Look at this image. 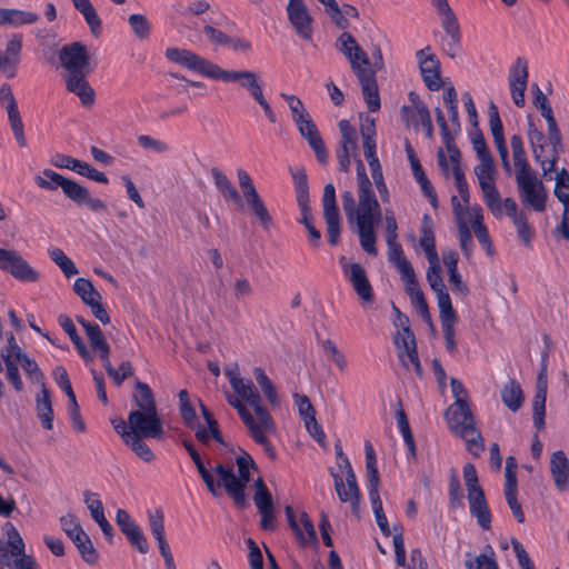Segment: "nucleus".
Segmentation results:
<instances>
[{"label":"nucleus","mask_w":569,"mask_h":569,"mask_svg":"<svg viewBox=\"0 0 569 569\" xmlns=\"http://www.w3.org/2000/svg\"><path fill=\"white\" fill-rule=\"evenodd\" d=\"M61 66L68 71L66 76L67 90L77 94L84 107L94 102L96 93L86 77L96 68V62H90L86 44L74 41L64 44L58 53Z\"/></svg>","instance_id":"1"},{"label":"nucleus","mask_w":569,"mask_h":569,"mask_svg":"<svg viewBox=\"0 0 569 569\" xmlns=\"http://www.w3.org/2000/svg\"><path fill=\"white\" fill-rule=\"evenodd\" d=\"M240 450L242 455L236 457L238 475L234 473L232 467L221 462L217 463L212 471L219 478L220 488H224L236 507L244 509L248 506L246 487L251 480L250 469L258 470V466L246 450Z\"/></svg>","instance_id":"2"},{"label":"nucleus","mask_w":569,"mask_h":569,"mask_svg":"<svg viewBox=\"0 0 569 569\" xmlns=\"http://www.w3.org/2000/svg\"><path fill=\"white\" fill-rule=\"evenodd\" d=\"M452 396L456 401L446 411V419L449 423L455 422L452 431L462 438L467 437L468 431H476L475 418L470 410L467 397V390L463 383L457 379H450Z\"/></svg>","instance_id":"3"},{"label":"nucleus","mask_w":569,"mask_h":569,"mask_svg":"<svg viewBox=\"0 0 569 569\" xmlns=\"http://www.w3.org/2000/svg\"><path fill=\"white\" fill-rule=\"evenodd\" d=\"M128 426L132 436L147 439H161L164 436L162 419L157 409L142 408L128 415Z\"/></svg>","instance_id":"4"},{"label":"nucleus","mask_w":569,"mask_h":569,"mask_svg":"<svg viewBox=\"0 0 569 569\" xmlns=\"http://www.w3.org/2000/svg\"><path fill=\"white\" fill-rule=\"evenodd\" d=\"M516 181L521 203L536 212H543L548 198L543 182L533 172L516 176Z\"/></svg>","instance_id":"5"},{"label":"nucleus","mask_w":569,"mask_h":569,"mask_svg":"<svg viewBox=\"0 0 569 569\" xmlns=\"http://www.w3.org/2000/svg\"><path fill=\"white\" fill-rule=\"evenodd\" d=\"M0 270L24 283H34L41 278L40 272L14 249L0 248Z\"/></svg>","instance_id":"6"},{"label":"nucleus","mask_w":569,"mask_h":569,"mask_svg":"<svg viewBox=\"0 0 569 569\" xmlns=\"http://www.w3.org/2000/svg\"><path fill=\"white\" fill-rule=\"evenodd\" d=\"M321 204L327 226L328 243L335 247L340 240L342 220L337 203L336 188L331 182L327 183L323 188Z\"/></svg>","instance_id":"7"},{"label":"nucleus","mask_w":569,"mask_h":569,"mask_svg":"<svg viewBox=\"0 0 569 569\" xmlns=\"http://www.w3.org/2000/svg\"><path fill=\"white\" fill-rule=\"evenodd\" d=\"M164 57L171 62L213 80L219 70L218 64L187 49L168 48L164 52Z\"/></svg>","instance_id":"8"},{"label":"nucleus","mask_w":569,"mask_h":569,"mask_svg":"<svg viewBox=\"0 0 569 569\" xmlns=\"http://www.w3.org/2000/svg\"><path fill=\"white\" fill-rule=\"evenodd\" d=\"M288 20L299 38L312 40L313 17L303 0H289L287 4Z\"/></svg>","instance_id":"9"},{"label":"nucleus","mask_w":569,"mask_h":569,"mask_svg":"<svg viewBox=\"0 0 569 569\" xmlns=\"http://www.w3.org/2000/svg\"><path fill=\"white\" fill-rule=\"evenodd\" d=\"M292 177L297 204L300 210L301 218L299 223L307 226L313 222L312 211L309 199V183L306 169L303 167L289 168Z\"/></svg>","instance_id":"10"},{"label":"nucleus","mask_w":569,"mask_h":569,"mask_svg":"<svg viewBox=\"0 0 569 569\" xmlns=\"http://www.w3.org/2000/svg\"><path fill=\"white\" fill-rule=\"evenodd\" d=\"M336 49L346 57L353 72L362 69V64H370V59L367 52L358 44L355 37L348 31H343L337 38Z\"/></svg>","instance_id":"11"},{"label":"nucleus","mask_w":569,"mask_h":569,"mask_svg":"<svg viewBox=\"0 0 569 569\" xmlns=\"http://www.w3.org/2000/svg\"><path fill=\"white\" fill-rule=\"evenodd\" d=\"M63 194L78 207L86 206L91 212L99 213L107 210V204L99 198H93L90 191L77 181L69 179L61 188Z\"/></svg>","instance_id":"12"},{"label":"nucleus","mask_w":569,"mask_h":569,"mask_svg":"<svg viewBox=\"0 0 569 569\" xmlns=\"http://www.w3.org/2000/svg\"><path fill=\"white\" fill-rule=\"evenodd\" d=\"M295 124L301 137L307 140L309 147L313 150L318 162L326 166L329 157L328 150L311 116H306L302 120L300 119L298 122H295Z\"/></svg>","instance_id":"13"},{"label":"nucleus","mask_w":569,"mask_h":569,"mask_svg":"<svg viewBox=\"0 0 569 569\" xmlns=\"http://www.w3.org/2000/svg\"><path fill=\"white\" fill-rule=\"evenodd\" d=\"M51 163L57 168H64L76 171L80 176H83L92 181L107 184L109 182L108 177L102 171L97 170L88 162L72 158L63 153H56Z\"/></svg>","instance_id":"14"},{"label":"nucleus","mask_w":569,"mask_h":569,"mask_svg":"<svg viewBox=\"0 0 569 569\" xmlns=\"http://www.w3.org/2000/svg\"><path fill=\"white\" fill-rule=\"evenodd\" d=\"M214 80L239 82L240 87L247 89L252 98L263 91V81L260 76L249 70H223L219 67Z\"/></svg>","instance_id":"15"},{"label":"nucleus","mask_w":569,"mask_h":569,"mask_svg":"<svg viewBox=\"0 0 569 569\" xmlns=\"http://www.w3.org/2000/svg\"><path fill=\"white\" fill-rule=\"evenodd\" d=\"M331 476L335 482L336 492L341 502H349L353 515H358L361 492L357 483L355 471H350L346 475V483L348 489L345 487V482L338 472L331 470Z\"/></svg>","instance_id":"16"},{"label":"nucleus","mask_w":569,"mask_h":569,"mask_svg":"<svg viewBox=\"0 0 569 569\" xmlns=\"http://www.w3.org/2000/svg\"><path fill=\"white\" fill-rule=\"evenodd\" d=\"M553 193L563 206L562 221L557 230L569 241V172L562 168L557 172Z\"/></svg>","instance_id":"17"},{"label":"nucleus","mask_w":569,"mask_h":569,"mask_svg":"<svg viewBox=\"0 0 569 569\" xmlns=\"http://www.w3.org/2000/svg\"><path fill=\"white\" fill-rule=\"evenodd\" d=\"M360 83L365 102L370 112H376L381 107L377 78L371 70L360 69L353 72Z\"/></svg>","instance_id":"18"},{"label":"nucleus","mask_w":569,"mask_h":569,"mask_svg":"<svg viewBox=\"0 0 569 569\" xmlns=\"http://www.w3.org/2000/svg\"><path fill=\"white\" fill-rule=\"evenodd\" d=\"M547 122V134L550 144V160L547 170H543V178L546 180H552L553 177L551 173L557 170L556 163L560 157V154L565 151V146L562 143V134L558 127L557 120L550 119Z\"/></svg>","instance_id":"19"},{"label":"nucleus","mask_w":569,"mask_h":569,"mask_svg":"<svg viewBox=\"0 0 569 569\" xmlns=\"http://www.w3.org/2000/svg\"><path fill=\"white\" fill-rule=\"evenodd\" d=\"M550 473L555 487L559 492L569 491V459L565 451L557 450L552 452L549 463Z\"/></svg>","instance_id":"20"},{"label":"nucleus","mask_w":569,"mask_h":569,"mask_svg":"<svg viewBox=\"0 0 569 569\" xmlns=\"http://www.w3.org/2000/svg\"><path fill=\"white\" fill-rule=\"evenodd\" d=\"M422 80L430 91H438L441 86V64L435 53L427 54L419 67Z\"/></svg>","instance_id":"21"},{"label":"nucleus","mask_w":569,"mask_h":569,"mask_svg":"<svg viewBox=\"0 0 569 569\" xmlns=\"http://www.w3.org/2000/svg\"><path fill=\"white\" fill-rule=\"evenodd\" d=\"M350 273L348 276L349 281L352 284L353 290L358 297L365 302L373 301V289L368 280L363 267L358 262H352L349 266Z\"/></svg>","instance_id":"22"},{"label":"nucleus","mask_w":569,"mask_h":569,"mask_svg":"<svg viewBox=\"0 0 569 569\" xmlns=\"http://www.w3.org/2000/svg\"><path fill=\"white\" fill-rule=\"evenodd\" d=\"M92 497H97V493H91L90 491L84 492V503L90 511L92 519L100 527L104 538L109 543L113 542L114 530L110 522L104 517L103 505L99 499H92Z\"/></svg>","instance_id":"23"},{"label":"nucleus","mask_w":569,"mask_h":569,"mask_svg":"<svg viewBox=\"0 0 569 569\" xmlns=\"http://www.w3.org/2000/svg\"><path fill=\"white\" fill-rule=\"evenodd\" d=\"M469 509L471 516L477 519L478 525L488 530L491 528V513L488 508L487 499L482 489L468 496Z\"/></svg>","instance_id":"24"},{"label":"nucleus","mask_w":569,"mask_h":569,"mask_svg":"<svg viewBox=\"0 0 569 569\" xmlns=\"http://www.w3.org/2000/svg\"><path fill=\"white\" fill-rule=\"evenodd\" d=\"M393 343L399 349V360L402 365L408 368V365L405 360V356L408 357L409 361L412 363L415 372L419 379L423 377V369L419 360L417 342H413L412 346L407 347V339L402 338L400 332H397L393 336Z\"/></svg>","instance_id":"25"},{"label":"nucleus","mask_w":569,"mask_h":569,"mask_svg":"<svg viewBox=\"0 0 569 569\" xmlns=\"http://www.w3.org/2000/svg\"><path fill=\"white\" fill-rule=\"evenodd\" d=\"M69 539L73 542L81 559L92 566L96 565L99 559V553L93 546L89 535L82 529L69 536Z\"/></svg>","instance_id":"26"},{"label":"nucleus","mask_w":569,"mask_h":569,"mask_svg":"<svg viewBox=\"0 0 569 569\" xmlns=\"http://www.w3.org/2000/svg\"><path fill=\"white\" fill-rule=\"evenodd\" d=\"M216 188L222 194L226 201L234 202L239 209L242 208V198L237 188L231 183L229 178L217 167L210 170Z\"/></svg>","instance_id":"27"},{"label":"nucleus","mask_w":569,"mask_h":569,"mask_svg":"<svg viewBox=\"0 0 569 569\" xmlns=\"http://www.w3.org/2000/svg\"><path fill=\"white\" fill-rule=\"evenodd\" d=\"M36 410L42 428L51 430L53 427L52 400L51 392L44 383H42L41 393L36 398Z\"/></svg>","instance_id":"28"},{"label":"nucleus","mask_w":569,"mask_h":569,"mask_svg":"<svg viewBox=\"0 0 569 569\" xmlns=\"http://www.w3.org/2000/svg\"><path fill=\"white\" fill-rule=\"evenodd\" d=\"M189 456L192 459V461H193V463H194V466L197 468V471H198L201 480L206 485L207 490L214 498L220 497L222 495L221 490H220V482L214 479L212 472L208 469V467L203 462V460H202L200 453L198 452V450L193 449V451H191L189 453Z\"/></svg>","instance_id":"29"},{"label":"nucleus","mask_w":569,"mask_h":569,"mask_svg":"<svg viewBox=\"0 0 569 569\" xmlns=\"http://www.w3.org/2000/svg\"><path fill=\"white\" fill-rule=\"evenodd\" d=\"M500 395L502 403L512 412L518 411L525 401V396L521 386L515 379H510L503 386V388L500 391Z\"/></svg>","instance_id":"30"},{"label":"nucleus","mask_w":569,"mask_h":569,"mask_svg":"<svg viewBox=\"0 0 569 569\" xmlns=\"http://www.w3.org/2000/svg\"><path fill=\"white\" fill-rule=\"evenodd\" d=\"M248 207L251 212L260 222L261 227L266 230L270 228L272 224V217L269 213L262 198L259 196L258 191L251 190L247 197H244Z\"/></svg>","instance_id":"31"},{"label":"nucleus","mask_w":569,"mask_h":569,"mask_svg":"<svg viewBox=\"0 0 569 569\" xmlns=\"http://www.w3.org/2000/svg\"><path fill=\"white\" fill-rule=\"evenodd\" d=\"M148 520L150 532L154 540L157 541L159 551L170 548L164 530V517L161 509H154L153 511H148Z\"/></svg>","instance_id":"32"},{"label":"nucleus","mask_w":569,"mask_h":569,"mask_svg":"<svg viewBox=\"0 0 569 569\" xmlns=\"http://www.w3.org/2000/svg\"><path fill=\"white\" fill-rule=\"evenodd\" d=\"M473 220L472 228L475 231V236L477 237L480 246L486 250L488 256H492L495 250L492 246L491 238L489 236L487 227L482 223V209L480 206H476L472 208Z\"/></svg>","instance_id":"33"},{"label":"nucleus","mask_w":569,"mask_h":569,"mask_svg":"<svg viewBox=\"0 0 569 569\" xmlns=\"http://www.w3.org/2000/svg\"><path fill=\"white\" fill-rule=\"evenodd\" d=\"M231 387L233 391L250 407H252L254 402L261 401L259 391L251 380L231 378Z\"/></svg>","instance_id":"34"},{"label":"nucleus","mask_w":569,"mask_h":569,"mask_svg":"<svg viewBox=\"0 0 569 569\" xmlns=\"http://www.w3.org/2000/svg\"><path fill=\"white\" fill-rule=\"evenodd\" d=\"M366 452V470H367V487L370 489H379L380 475L377 467V457L372 445L369 441L365 442Z\"/></svg>","instance_id":"35"},{"label":"nucleus","mask_w":569,"mask_h":569,"mask_svg":"<svg viewBox=\"0 0 569 569\" xmlns=\"http://www.w3.org/2000/svg\"><path fill=\"white\" fill-rule=\"evenodd\" d=\"M253 377L268 402L272 407L279 406L280 399L278 397L277 389L271 379L266 375L264 370L261 367H254Z\"/></svg>","instance_id":"36"},{"label":"nucleus","mask_w":569,"mask_h":569,"mask_svg":"<svg viewBox=\"0 0 569 569\" xmlns=\"http://www.w3.org/2000/svg\"><path fill=\"white\" fill-rule=\"evenodd\" d=\"M510 144L513 154V162L517 167L516 176H522L532 172L526 159L522 138L519 134H513L510 138Z\"/></svg>","instance_id":"37"},{"label":"nucleus","mask_w":569,"mask_h":569,"mask_svg":"<svg viewBox=\"0 0 569 569\" xmlns=\"http://www.w3.org/2000/svg\"><path fill=\"white\" fill-rule=\"evenodd\" d=\"M480 188L483 192V201L487 204L488 209L495 216H501V213H502L501 196H500L498 189L496 188L495 182L481 180Z\"/></svg>","instance_id":"38"},{"label":"nucleus","mask_w":569,"mask_h":569,"mask_svg":"<svg viewBox=\"0 0 569 569\" xmlns=\"http://www.w3.org/2000/svg\"><path fill=\"white\" fill-rule=\"evenodd\" d=\"M530 147L532 149L533 158L537 163L540 164L542 171L548 168L550 154L545 157L546 146L542 143L545 140V133L541 130L532 131L528 134Z\"/></svg>","instance_id":"39"},{"label":"nucleus","mask_w":569,"mask_h":569,"mask_svg":"<svg viewBox=\"0 0 569 569\" xmlns=\"http://www.w3.org/2000/svg\"><path fill=\"white\" fill-rule=\"evenodd\" d=\"M134 389L138 393L133 395L132 400L138 407L137 410H142V408L157 409L154 393L148 383L137 380Z\"/></svg>","instance_id":"40"},{"label":"nucleus","mask_w":569,"mask_h":569,"mask_svg":"<svg viewBox=\"0 0 569 569\" xmlns=\"http://www.w3.org/2000/svg\"><path fill=\"white\" fill-rule=\"evenodd\" d=\"M254 496L253 500L259 512L273 510L272 496L267 488L262 478H258L254 481Z\"/></svg>","instance_id":"41"},{"label":"nucleus","mask_w":569,"mask_h":569,"mask_svg":"<svg viewBox=\"0 0 569 569\" xmlns=\"http://www.w3.org/2000/svg\"><path fill=\"white\" fill-rule=\"evenodd\" d=\"M179 397V407H180V416L184 422V425L194 429L196 425L199 422L196 410L190 401L189 393L186 389L180 390L178 393Z\"/></svg>","instance_id":"42"},{"label":"nucleus","mask_w":569,"mask_h":569,"mask_svg":"<svg viewBox=\"0 0 569 569\" xmlns=\"http://www.w3.org/2000/svg\"><path fill=\"white\" fill-rule=\"evenodd\" d=\"M378 202L372 182L358 184V214L367 213L372 206L376 208Z\"/></svg>","instance_id":"43"},{"label":"nucleus","mask_w":569,"mask_h":569,"mask_svg":"<svg viewBox=\"0 0 569 569\" xmlns=\"http://www.w3.org/2000/svg\"><path fill=\"white\" fill-rule=\"evenodd\" d=\"M528 62L523 57H518L509 71V86H527Z\"/></svg>","instance_id":"44"},{"label":"nucleus","mask_w":569,"mask_h":569,"mask_svg":"<svg viewBox=\"0 0 569 569\" xmlns=\"http://www.w3.org/2000/svg\"><path fill=\"white\" fill-rule=\"evenodd\" d=\"M67 180L68 178L51 169H44L42 176L36 177L37 184L46 190H56L58 187L62 188Z\"/></svg>","instance_id":"45"},{"label":"nucleus","mask_w":569,"mask_h":569,"mask_svg":"<svg viewBox=\"0 0 569 569\" xmlns=\"http://www.w3.org/2000/svg\"><path fill=\"white\" fill-rule=\"evenodd\" d=\"M48 253L51 260L59 266L67 278H71L78 273V269L73 261L68 258L61 249L51 248L49 249Z\"/></svg>","instance_id":"46"},{"label":"nucleus","mask_w":569,"mask_h":569,"mask_svg":"<svg viewBox=\"0 0 569 569\" xmlns=\"http://www.w3.org/2000/svg\"><path fill=\"white\" fill-rule=\"evenodd\" d=\"M448 496L451 508L455 509L463 506V491L455 468L450 469Z\"/></svg>","instance_id":"47"},{"label":"nucleus","mask_w":569,"mask_h":569,"mask_svg":"<svg viewBox=\"0 0 569 569\" xmlns=\"http://www.w3.org/2000/svg\"><path fill=\"white\" fill-rule=\"evenodd\" d=\"M435 295L437 297L440 321L458 320V315L452 307L451 298L448 293V290L446 289Z\"/></svg>","instance_id":"48"},{"label":"nucleus","mask_w":569,"mask_h":569,"mask_svg":"<svg viewBox=\"0 0 569 569\" xmlns=\"http://www.w3.org/2000/svg\"><path fill=\"white\" fill-rule=\"evenodd\" d=\"M357 233L363 251L370 256H377L378 250L376 247L375 229L362 224H357Z\"/></svg>","instance_id":"49"},{"label":"nucleus","mask_w":569,"mask_h":569,"mask_svg":"<svg viewBox=\"0 0 569 569\" xmlns=\"http://www.w3.org/2000/svg\"><path fill=\"white\" fill-rule=\"evenodd\" d=\"M489 127L495 142L505 141L503 126L499 116L498 107L490 101L488 107Z\"/></svg>","instance_id":"50"},{"label":"nucleus","mask_w":569,"mask_h":569,"mask_svg":"<svg viewBox=\"0 0 569 569\" xmlns=\"http://www.w3.org/2000/svg\"><path fill=\"white\" fill-rule=\"evenodd\" d=\"M2 358L7 369L8 381L12 385L16 391L21 392L23 390V383L16 360L10 353H2Z\"/></svg>","instance_id":"51"},{"label":"nucleus","mask_w":569,"mask_h":569,"mask_svg":"<svg viewBox=\"0 0 569 569\" xmlns=\"http://www.w3.org/2000/svg\"><path fill=\"white\" fill-rule=\"evenodd\" d=\"M128 22L133 33L139 39H147L150 36L151 26L148 19L140 13H133L129 16Z\"/></svg>","instance_id":"52"},{"label":"nucleus","mask_w":569,"mask_h":569,"mask_svg":"<svg viewBox=\"0 0 569 569\" xmlns=\"http://www.w3.org/2000/svg\"><path fill=\"white\" fill-rule=\"evenodd\" d=\"M80 13L83 16L91 34L94 38L100 37L102 32V21L98 16L94 7L91 4L87 6L84 9L80 10Z\"/></svg>","instance_id":"53"},{"label":"nucleus","mask_w":569,"mask_h":569,"mask_svg":"<svg viewBox=\"0 0 569 569\" xmlns=\"http://www.w3.org/2000/svg\"><path fill=\"white\" fill-rule=\"evenodd\" d=\"M18 361L32 382L41 385L44 383L43 373L33 359H31L28 355H21V358L18 357Z\"/></svg>","instance_id":"54"},{"label":"nucleus","mask_w":569,"mask_h":569,"mask_svg":"<svg viewBox=\"0 0 569 569\" xmlns=\"http://www.w3.org/2000/svg\"><path fill=\"white\" fill-rule=\"evenodd\" d=\"M295 405L303 422L313 421L316 410L306 395L293 393Z\"/></svg>","instance_id":"55"},{"label":"nucleus","mask_w":569,"mask_h":569,"mask_svg":"<svg viewBox=\"0 0 569 569\" xmlns=\"http://www.w3.org/2000/svg\"><path fill=\"white\" fill-rule=\"evenodd\" d=\"M144 437L132 436L128 446L131 450L144 462H151L154 459V453L151 448L142 440Z\"/></svg>","instance_id":"56"},{"label":"nucleus","mask_w":569,"mask_h":569,"mask_svg":"<svg viewBox=\"0 0 569 569\" xmlns=\"http://www.w3.org/2000/svg\"><path fill=\"white\" fill-rule=\"evenodd\" d=\"M338 126L342 138L340 146L349 147V149L351 148L352 150L358 149L356 130L350 122L342 119L339 121Z\"/></svg>","instance_id":"57"},{"label":"nucleus","mask_w":569,"mask_h":569,"mask_svg":"<svg viewBox=\"0 0 569 569\" xmlns=\"http://www.w3.org/2000/svg\"><path fill=\"white\" fill-rule=\"evenodd\" d=\"M459 244L465 257L470 258L475 243L466 221L458 223Z\"/></svg>","instance_id":"58"},{"label":"nucleus","mask_w":569,"mask_h":569,"mask_svg":"<svg viewBox=\"0 0 569 569\" xmlns=\"http://www.w3.org/2000/svg\"><path fill=\"white\" fill-rule=\"evenodd\" d=\"M88 340L90 342L91 348L99 352V357L103 361V363L110 362V346L107 342L106 338L103 337L101 329L97 331L94 335H92L91 338H88Z\"/></svg>","instance_id":"59"},{"label":"nucleus","mask_w":569,"mask_h":569,"mask_svg":"<svg viewBox=\"0 0 569 569\" xmlns=\"http://www.w3.org/2000/svg\"><path fill=\"white\" fill-rule=\"evenodd\" d=\"M546 399L547 397L535 396L532 401V412H533V426L537 431H541L545 428V418H546Z\"/></svg>","instance_id":"60"},{"label":"nucleus","mask_w":569,"mask_h":569,"mask_svg":"<svg viewBox=\"0 0 569 569\" xmlns=\"http://www.w3.org/2000/svg\"><path fill=\"white\" fill-rule=\"evenodd\" d=\"M0 104L7 110L8 116L20 112L18 103L9 83H2L0 86Z\"/></svg>","instance_id":"61"},{"label":"nucleus","mask_w":569,"mask_h":569,"mask_svg":"<svg viewBox=\"0 0 569 569\" xmlns=\"http://www.w3.org/2000/svg\"><path fill=\"white\" fill-rule=\"evenodd\" d=\"M462 473L468 496H471V493L478 492L479 489H482L479 485L476 467L471 462H467L463 466Z\"/></svg>","instance_id":"62"},{"label":"nucleus","mask_w":569,"mask_h":569,"mask_svg":"<svg viewBox=\"0 0 569 569\" xmlns=\"http://www.w3.org/2000/svg\"><path fill=\"white\" fill-rule=\"evenodd\" d=\"M382 212L380 203L378 202L376 208L372 206L367 213L357 214L356 224H362L369 228H373L381 222Z\"/></svg>","instance_id":"63"},{"label":"nucleus","mask_w":569,"mask_h":569,"mask_svg":"<svg viewBox=\"0 0 569 569\" xmlns=\"http://www.w3.org/2000/svg\"><path fill=\"white\" fill-rule=\"evenodd\" d=\"M281 97L288 103V107H289V109L291 111V116H292L293 122H298L300 119L302 120V118H305L306 116L310 114L306 110V108H305L302 101L300 100V98H298L297 96L281 93Z\"/></svg>","instance_id":"64"}]
</instances>
